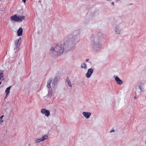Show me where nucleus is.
Masks as SVG:
<instances>
[{
    "mask_svg": "<svg viewBox=\"0 0 146 146\" xmlns=\"http://www.w3.org/2000/svg\"><path fill=\"white\" fill-rule=\"evenodd\" d=\"M51 50L52 51H55L56 52L58 55H60L61 53H62L64 51L63 46L61 44L60 45H57L55 48H51Z\"/></svg>",
    "mask_w": 146,
    "mask_h": 146,
    "instance_id": "f257e3e1",
    "label": "nucleus"
},
{
    "mask_svg": "<svg viewBox=\"0 0 146 146\" xmlns=\"http://www.w3.org/2000/svg\"><path fill=\"white\" fill-rule=\"evenodd\" d=\"M25 17L23 16H17L16 15L12 16L10 17L12 21L15 22H18L22 21L25 19Z\"/></svg>",
    "mask_w": 146,
    "mask_h": 146,
    "instance_id": "f03ea898",
    "label": "nucleus"
},
{
    "mask_svg": "<svg viewBox=\"0 0 146 146\" xmlns=\"http://www.w3.org/2000/svg\"><path fill=\"white\" fill-rule=\"evenodd\" d=\"M21 38H20L18 40H16L15 42V49L18 50H19V47L20 46V42H19L21 41Z\"/></svg>",
    "mask_w": 146,
    "mask_h": 146,
    "instance_id": "7ed1b4c3",
    "label": "nucleus"
},
{
    "mask_svg": "<svg viewBox=\"0 0 146 146\" xmlns=\"http://www.w3.org/2000/svg\"><path fill=\"white\" fill-rule=\"evenodd\" d=\"M41 112L45 114V115L47 117H48L50 114V111L45 109H43L41 110Z\"/></svg>",
    "mask_w": 146,
    "mask_h": 146,
    "instance_id": "20e7f679",
    "label": "nucleus"
},
{
    "mask_svg": "<svg viewBox=\"0 0 146 146\" xmlns=\"http://www.w3.org/2000/svg\"><path fill=\"white\" fill-rule=\"evenodd\" d=\"M93 71L92 69L90 68L88 70V72L86 74V76L88 78H90Z\"/></svg>",
    "mask_w": 146,
    "mask_h": 146,
    "instance_id": "39448f33",
    "label": "nucleus"
},
{
    "mask_svg": "<svg viewBox=\"0 0 146 146\" xmlns=\"http://www.w3.org/2000/svg\"><path fill=\"white\" fill-rule=\"evenodd\" d=\"M83 114L85 117L87 118H89L91 115V113L88 112H83Z\"/></svg>",
    "mask_w": 146,
    "mask_h": 146,
    "instance_id": "423d86ee",
    "label": "nucleus"
},
{
    "mask_svg": "<svg viewBox=\"0 0 146 146\" xmlns=\"http://www.w3.org/2000/svg\"><path fill=\"white\" fill-rule=\"evenodd\" d=\"M115 79L118 84L121 85L122 84V81L121 80L119 77H116L115 78Z\"/></svg>",
    "mask_w": 146,
    "mask_h": 146,
    "instance_id": "0eeeda50",
    "label": "nucleus"
},
{
    "mask_svg": "<svg viewBox=\"0 0 146 146\" xmlns=\"http://www.w3.org/2000/svg\"><path fill=\"white\" fill-rule=\"evenodd\" d=\"M23 29L21 27L19 28L17 31V35L18 36H21L23 33Z\"/></svg>",
    "mask_w": 146,
    "mask_h": 146,
    "instance_id": "6e6552de",
    "label": "nucleus"
},
{
    "mask_svg": "<svg viewBox=\"0 0 146 146\" xmlns=\"http://www.w3.org/2000/svg\"><path fill=\"white\" fill-rule=\"evenodd\" d=\"M11 86L8 87L6 90L5 92L6 93V96H7L10 93V90Z\"/></svg>",
    "mask_w": 146,
    "mask_h": 146,
    "instance_id": "1a4fd4ad",
    "label": "nucleus"
},
{
    "mask_svg": "<svg viewBox=\"0 0 146 146\" xmlns=\"http://www.w3.org/2000/svg\"><path fill=\"white\" fill-rule=\"evenodd\" d=\"M51 81H52V80L51 79H50L48 81V82H47V87L48 88H50L51 87L50 84Z\"/></svg>",
    "mask_w": 146,
    "mask_h": 146,
    "instance_id": "9d476101",
    "label": "nucleus"
},
{
    "mask_svg": "<svg viewBox=\"0 0 146 146\" xmlns=\"http://www.w3.org/2000/svg\"><path fill=\"white\" fill-rule=\"evenodd\" d=\"M66 81L68 83V85L70 86L71 87L72 86L71 82H70V80L69 78H68L66 80Z\"/></svg>",
    "mask_w": 146,
    "mask_h": 146,
    "instance_id": "9b49d317",
    "label": "nucleus"
},
{
    "mask_svg": "<svg viewBox=\"0 0 146 146\" xmlns=\"http://www.w3.org/2000/svg\"><path fill=\"white\" fill-rule=\"evenodd\" d=\"M81 67L82 68H83L86 69L87 68L86 64L85 63H82L81 64Z\"/></svg>",
    "mask_w": 146,
    "mask_h": 146,
    "instance_id": "f8f14e48",
    "label": "nucleus"
},
{
    "mask_svg": "<svg viewBox=\"0 0 146 146\" xmlns=\"http://www.w3.org/2000/svg\"><path fill=\"white\" fill-rule=\"evenodd\" d=\"M42 141V138L41 139H37L36 140H35V143H38L40 142L41 141Z\"/></svg>",
    "mask_w": 146,
    "mask_h": 146,
    "instance_id": "ddd939ff",
    "label": "nucleus"
},
{
    "mask_svg": "<svg viewBox=\"0 0 146 146\" xmlns=\"http://www.w3.org/2000/svg\"><path fill=\"white\" fill-rule=\"evenodd\" d=\"M4 77L3 73L0 72V80Z\"/></svg>",
    "mask_w": 146,
    "mask_h": 146,
    "instance_id": "4468645a",
    "label": "nucleus"
},
{
    "mask_svg": "<svg viewBox=\"0 0 146 146\" xmlns=\"http://www.w3.org/2000/svg\"><path fill=\"white\" fill-rule=\"evenodd\" d=\"M47 137H48L47 136L45 135L42 137V141H43L44 140L46 139L47 138Z\"/></svg>",
    "mask_w": 146,
    "mask_h": 146,
    "instance_id": "2eb2a0df",
    "label": "nucleus"
},
{
    "mask_svg": "<svg viewBox=\"0 0 146 146\" xmlns=\"http://www.w3.org/2000/svg\"><path fill=\"white\" fill-rule=\"evenodd\" d=\"M4 117V115H3L0 117V122L1 123H2L3 122V121L2 120L3 118Z\"/></svg>",
    "mask_w": 146,
    "mask_h": 146,
    "instance_id": "dca6fc26",
    "label": "nucleus"
},
{
    "mask_svg": "<svg viewBox=\"0 0 146 146\" xmlns=\"http://www.w3.org/2000/svg\"><path fill=\"white\" fill-rule=\"evenodd\" d=\"M117 27H115V32L119 34V32L118 31H117Z\"/></svg>",
    "mask_w": 146,
    "mask_h": 146,
    "instance_id": "f3484780",
    "label": "nucleus"
},
{
    "mask_svg": "<svg viewBox=\"0 0 146 146\" xmlns=\"http://www.w3.org/2000/svg\"><path fill=\"white\" fill-rule=\"evenodd\" d=\"M114 130L113 129H112L110 131V133H112V132H114Z\"/></svg>",
    "mask_w": 146,
    "mask_h": 146,
    "instance_id": "a211bd4d",
    "label": "nucleus"
},
{
    "mask_svg": "<svg viewBox=\"0 0 146 146\" xmlns=\"http://www.w3.org/2000/svg\"><path fill=\"white\" fill-rule=\"evenodd\" d=\"M24 3H25L26 0H22Z\"/></svg>",
    "mask_w": 146,
    "mask_h": 146,
    "instance_id": "6ab92c4d",
    "label": "nucleus"
},
{
    "mask_svg": "<svg viewBox=\"0 0 146 146\" xmlns=\"http://www.w3.org/2000/svg\"><path fill=\"white\" fill-rule=\"evenodd\" d=\"M114 3L113 2H112L111 3V5H114Z\"/></svg>",
    "mask_w": 146,
    "mask_h": 146,
    "instance_id": "aec40b11",
    "label": "nucleus"
},
{
    "mask_svg": "<svg viewBox=\"0 0 146 146\" xmlns=\"http://www.w3.org/2000/svg\"><path fill=\"white\" fill-rule=\"evenodd\" d=\"M88 60H89V59H86V62L88 61Z\"/></svg>",
    "mask_w": 146,
    "mask_h": 146,
    "instance_id": "412c9836",
    "label": "nucleus"
},
{
    "mask_svg": "<svg viewBox=\"0 0 146 146\" xmlns=\"http://www.w3.org/2000/svg\"><path fill=\"white\" fill-rule=\"evenodd\" d=\"M1 84V82H0V85Z\"/></svg>",
    "mask_w": 146,
    "mask_h": 146,
    "instance_id": "4be33fe9",
    "label": "nucleus"
},
{
    "mask_svg": "<svg viewBox=\"0 0 146 146\" xmlns=\"http://www.w3.org/2000/svg\"><path fill=\"white\" fill-rule=\"evenodd\" d=\"M7 96H6L5 97V98H6L7 97Z\"/></svg>",
    "mask_w": 146,
    "mask_h": 146,
    "instance_id": "5701e85b",
    "label": "nucleus"
},
{
    "mask_svg": "<svg viewBox=\"0 0 146 146\" xmlns=\"http://www.w3.org/2000/svg\"><path fill=\"white\" fill-rule=\"evenodd\" d=\"M136 98V97H134V98Z\"/></svg>",
    "mask_w": 146,
    "mask_h": 146,
    "instance_id": "b1692460",
    "label": "nucleus"
},
{
    "mask_svg": "<svg viewBox=\"0 0 146 146\" xmlns=\"http://www.w3.org/2000/svg\"><path fill=\"white\" fill-rule=\"evenodd\" d=\"M107 1H110L111 0H107Z\"/></svg>",
    "mask_w": 146,
    "mask_h": 146,
    "instance_id": "393cba45",
    "label": "nucleus"
},
{
    "mask_svg": "<svg viewBox=\"0 0 146 146\" xmlns=\"http://www.w3.org/2000/svg\"><path fill=\"white\" fill-rule=\"evenodd\" d=\"M55 79H57V78H55Z\"/></svg>",
    "mask_w": 146,
    "mask_h": 146,
    "instance_id": "a878e982",
    "label": "nucleus"
}]
</instances>
